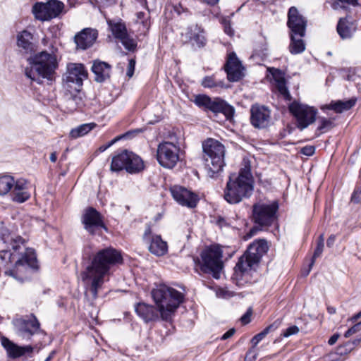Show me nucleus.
<instances>
[{
	"label": "nucleus",
	"mask_w": 361,
	"mask_h": 361,
	"mask_svg": "<svg viewBox=\"0 0 361 361\" xmlns=\"http://www.w3.org/2000/svg\"><path fill=\"white\" fill-rule=\"evenodd\" d=\"M355 104V100L349 99L347 101H332L329 104H325L321 106L322 111L330 109L334 111L336 113H342L344 111L349 110Z\"/></svg>",
	"instance_id": "32"
},
{
	"label": "nucleus",
	"mask_w": 361,
	"mask_h": 361,
	"mask_svg": "<svg viewBox=\"0 0 361 361\" xmlns=\"http://www.w3.org/2000/svg\"><path fill=\"white\" fill-rule=\"evenodd\" d=\"M13 324L17 334L23 338L28 339L39 331V322L33 315L27 318L16 319Z\"/></svg>",
	"instance_id": "16"
},
{
	"label": "nucleus",
	"mask_w": 361,
	"mask_h": 361,
	"mask_svg": "<svg viewBox=\"0 0 361 361\" xmlns=\"http://www.w3.org/2000/svg\"><path fill=\"white\" fill-rule=\"evenodd\" d=\"M252 314V308L250 307L247 312L241 317L240 321L243 324H247L251 321V316Z\"/></svg>",
	"instance_id": "48"
},
{
	"label": "nucleus",
	"mask_w": 361,
	"mask_h": 361,
	"mask_svg": "<svg viewBox=\"0 0 361 361\" xmlns=\"http://www.w3.org/2000/svg\"><path fill=\"white\" fill-rule=\"evenodd\" d=\"M170 192L175 201L183 207L194 208L199 201L197 195L180 185L171 187Z\"/></svg>",
	"instance_id": "15"
},
{
	"label": "nucleus",
	"mask_w": 361,
	"mask_h": 361,
	"mask_svg": "<svg viewBox=\"0 0 361 361\" xmlns=\"http://www.w3.org/2000/svg\"><path fill=\"white\" fill-rule=\"evenodd\" d=\"M288 109L295 118L298 128L302 130L314 123L318 111L314 106L294 101L288 106Z\"/></svg>",
	"instance_id": "8"
},
{
	"label": "nucleus",
	"mask_w": 361,
	"mask_h": 361,
	"mask_svg": "<svg viewBox=\"0 0 361 361\" xmlns=\"http://www.w3.org/2000/svg\"><path fill=\"white\" fill-rule=\"evenodd\" d=\"M339 335L338 334H334L331 338L329 339V344L332 345H334L338 339Z\"/></svg>",
	"instance_id": "56"
},
{
	"label": "nucleus",
	"mask_w": 361,
	"mask_h": 361,
	"mask_svg": "<svg viewBox=\"0 0 361 361\" xmlns=\"http://www.w3.org/2000/svg\"><path fill=\"white\" fill-rule=\"evenodd\" d=\"M179 144L178 139H172V141L164 142L159 145L157 158L161 166L169 169L175 166L179 160Z\"/></svg>",
	"instance_id": "10"
},
{
	"label": "nucleus",
	"mask_w": 361,
	"mask_h": 361,
	"mask_svg": "<svg viewBox=\"0 0 361 361\" xmlns=\"http://www.w3.org/2000/svg\"><path fill=\"white\" fill-rule=\"evenodd\" d=\"M16 179L13 176L5 175L0 177V195L4 196L10 194Z\"/></svg>",
	"instance_id": "36"
},
{
	"label": "nucleus",
	"mask_w": 361,
	"mask_h": 361,
	"mask_svg": "<svg viewBox=\"0 0 361 361\" xmlns=\"http://www.w3.org/2000/svg\"><path fill=\"white\" fill-rule=\"evenodd\" d=\"M235 332V329L233 328V329H229L228 331H226L225 334H223V336H221V340L228 339V338L233 336Z\"/></svg>",
	"instance_id": "53"
},
{
	"label": "nucleus",
	"mask_w": 361,
	"mask_h": 361,
	"mask_svg": "<svg viewBox=\"0 0 361 361\" xmlns=\"http://www.w3.org/2000/svg\"><path fill=\"white\" fill-rule=\"evenodd\" d=\"M250 121L257 128H267L271 121V112L264 106L254 105L251 108Z\"/></svg>",
	"instance_id": "20"
},
{
	"label": "nucleus",
	"mask_w": 361,
	"mask_h": 361,
	"mask_svg": "<svg viewBox=\"0 0 361 361\" xmlns=\"http://www.w3.org/2000/svg\"><path fill=\"white\" fill-rule=\"evenodd\" d=\"M152 297L158 309L160 319L167 322H172L177 309L184 299L182 293L164 284L153 288Z\"/></svg>",
	"instance_id": "4"
},
{
	"label": "nucleus",
	"mask_w": 361,
	"mask_h": 361,
	"mask_svg": "<svg viewBox=\"0 0 361 361\" xmlns=\"http://www.w3.org/2000/svg\"><path fill=\"white\" fill-rule=\"evenodd\" d=\"M314 152L315 147L312 145L305 146L300 149V152L306 156H312L314 154Z\"/></svg>",
	"instance_id": "49"
},
{
	"label": "nucleus",
	"mask_w": 361,
	"mask_h": 361,
	"mask_svg": "<svg viewBox=\"0 0 361 361\" xmlns=\"http://www.w3.org/2000/svg\"><path fill=\"white\" fill-rule=\"evenodd\" d=\"M57 51L58 49L50 44L49 51L43 50L30 57L28 60L30 66L25 69L26 77L38 84H42L43 80L49 83L54 81L59 68Z\"/></svg>",
	"instance_id": "3"
},
{
	"label": "nucleus",
	"mask_w": 361,
	"mask_h": 361,
	"mask_svg": "<svg viewBox=\"0 0 361 361\" xmlns=\"http://www.w3.org/2000/svg\"><path fill=\"white\" fill-rule=\"evenodd\" d=\"M348 21L346 18H340L337 25V32L342 39L350 38L353 35L352 29L347 25Z\"/></svg>",
	"instance_id": "39"
},
{
	"label": "nucleus",
	"mask_w": 361,
	"mask_h": 361,
	"mask_svg": "<svg viewBox=\"0 0 361 361\" xmlns=\"http://www.w3.org/2000/svg\"><path fill=\"white\" fill-rule=\"evenodd\" d=\"M260 229L257 227H253L250 230V231L245 235L244 238L245 240H248L250 238H252L253 235H255L258 231Z\"/></svg>",
	"instance_id": "51"
},
{
	"label": "nucleus",
	"mask_w": 361,
	"mask_h": 361,
	"mask_svg": "<svg viewBox=\"0 0 361 361\" xmlns=\"http://www.w3.org/2000/svg\"><path fill=\"white\" fill-rule=\"evenodd\" d=\"M360 341H361V339H360V338L359 339H355V340L353 341V343L355 345H357L358 343H360Z\"/></svg>",
	"instance_id": "61"
},
{
	"label": "nucleus",
	"mask_w": 361,
	"mask_h": 361,
	"mask_svg": "<svg viewBox=\"0 0 361 361\" xmlns=\"http://www.w3.org/2000/svg\"><path fill=\"white\" fill-rule=\"evenodd\" d=\"M216 295L219 298L227 299V298H230L231 297H232L233 295V292H231L227 289L220 288L216 291Z\"/></svg>",
	"instance_id": "47"
},
{
	"label": "nucleus",
	"mask_w": 361,
	"mask_h": 361,
	"mask_svg": "<svg viewBox=\"0 0 361 361\" xmlns=\"http://www.w3.org/2000/svg\"><path fill=\"white\" fill-rule=\"evenodd\" d=\"M202 85L204 87H214L216 86L222 87L223 82L221 81L216 82L213 77H205L202 81Z\"/></svg>",
	"instance_id": "42"
},
{
	"label": "nucleus",
	"mask_w": 361,
	"mask_h": 361,
	"mask_svg": "<svg viewBox=\"0 0 361 361\" xmlns=\"http://www.w3.org/2000/svg\"><path fill=\"white\" fill-rule=\"evenodd\" d=\"M144 240L149 245V251L158 257L164 256L168 252L167 243L159 235H152L151 227L148 226L143 235Z\"/></svg>",
	"instance_id": "17"
},
{
	"label": "nucleus",
	"mask_w": 361,
	"mask_h": 361,
	"mask_svg": "<svg viewBox=\"0 0 361 361\" xmlns=\"http://www.w3.org/2000/svg\"><path fill=\"white\" fill-rule=\"evenodd\" d=\"M335 240H336L335 235H331V236H329V238L327 239V241H326L327 246L328 247L333 246V245H334V243L335 242Z\"/></svg>",
	"instance_id": "57"
},
{
	"label": "nucleus",
	"mask_w": 361,
	"mask_h": 361,
	"mask_svg": "<svg viewBox=\"0 0 361 361\" xmlns=\"http://www.w3.org/2000/svg\"><path fill=\"white\" fill-rule=\"evenodd\" d=\"M104 149H105V148H104V147L100 148V150L104 151Z\"/></svg>",
	"instance_id": "63"
},
{
	"label": "nucleus",
	"mask_w": 361,
	"mask_h": 361,
	"mask_svg": "<svg viewBox=\"0 0 361 361\" xmlns=\"http://www.w3.org/2000/svg\"><path fill=\"white\" fill-rule=\"evenodd\" d=\"M327 311L329 314H333L336 313V308L333 307H329Z\"/></svg>",
	"instance_id": "60"
},
{
	"label": "nucleus",
	"mask_w": 361,
	"mask_h": 361,
	"mask_svg": "<svg viewBox=\"0 0 361 361\" xmlns=\"http://www.w3.org/2000/svg\"><path fill=\"white\" fill-rule=\"evenodd\" d=\"M87 78V72L82 64L70 63L67 65L63 82L68 87H72V85H74V91L79 92L83 80Z\"/></svg>",
	"instance_id": "14"
},
{
	"label": "nucleus",
	"mask_w": 361,
	"mask_h": 361,
	"mask_svg": "<svg viewBox=\"0 0 361 361\" xmlns=\"http://www.w3.org/2000/svg\"><path fill=\"white\" fill-rule=\"evenodd\" d=\"M334 123L331 119L326 118L324 117L319 118V126L317 129V130L319 131L318 135L330 130L334 128Z\"/></svg>",
	"instance_id": "41"
},
{
	"label": "nucleus",
	"mask_w": 361,
	"mask_h": 361,
	"mask_svg": "<svg viewBox=\"0 0 361 361\" xmlns=\"http://www.w3.org/2000/svg\"><path fill=\"white\" fill-rule=\"evenodd\" d=\"M299 332V328L297 326H291L286 329L283 334H281L282 336L285 338H288L292 335L297 334Z\"/></svg>",
	"instance_id": "44"
},
{
	"label": "nucleus",
	"mask_w": 361,
	"mask_h": 361,
	"mask_svg": "<svg viewBox=\"0 0 361 361\" xmlns=\"http://www.w3.org/2000/svg\"><path fill=\"white\" fill-rule=\"evenodd\" d=\"M281 324V322L279 319L274 322L271 324L267 326L262 331L255 335L251 340L254 348L255 346L270 332L277 329Z\"/></svg>",
	"instance_id": "37"
},
{
	"label": "nucleus",
	"mask_w": 361,
	"mask_h": 361,
	"mask_svg": "<svg viewBox=\"0 0 361 361\" xmlns=\"http://www.w3.org/2000/svg\"><path fill=\"white\" fill-rule=\"evenodd\" d=\"M221 23L224 25V32L229 36H232L234 34V31L231 26L230 20L227 18H223L221 19Z\"/></svg>",
	"instance_id": "43"
},
{
	"label": "nucleus",
	"mask_w": 361,
	"mask_h": 361,
	"mask_svg": "<svg viewBox=\"0 0 361 361\" xmlns=\"http://www.w3.org/2000/svg\"><path fill=\"white\" fill-rule=\"evenodd\" d=\"M137 314L145 322H156L160 319L157 307L144 302L137 303L135 307Z\"/></svg>",
	"instance_id": "25"
},
{
	"label": "nucleus",
	"mask_w": 361,
	"mask_h": 361,
	"mask_svg": "<svg viewBox=\"0 0 361 361\" xmlns=\"http://www.w3.org/2000/svg\"><path fill=\"white\" fill-rule=\"evenodd\" d=\"M361 317V311L357 314H355V315H353L350 319V320L353 322H356L358 319H360Z\"/></svg>",
	"instance_id": "58"
},
{
	"label": "nucleus",
	"mask_w": 361,
	"mask_h": 361,
	"mask_svg": "<svg viewBox=\"0 0 361 361\" xmlns=\"http://www.w3.org/2000/svg\"><path fill=\"white\" fill-rule=\"evenodd\" d=\"M201 2L206 4L209 6H215L219 1V0H200Z\"/></svg>",
	"instance_id": "55"
},
{
	"label": "nucleus",
	"mask_w": 361,
	"mask_h": 361,
	"mask_svg": "<svg viewBox=\"0 0 361 361\" xmlns=\"http://www.w3.org/2000/svg\"><path fill=\"white\" fill-rule=\"evenodd\" d=\"M33 36L27 30H23L17 35V45L25 53L34 51V44L32 42Z\"/></svg>",
	"instance_id": "31"
},
{
	"label": "nucleus",
	"mask_w": 361,
	"mask_h": 361,
	"mask_svg": "<svg viewBox=\"0 0 361 361\" xmlns=\"http://www.w3.org/2000/svg\"><path fill=\"white\" fill-rule=\"evenodd\" d=\"M324 235L322 234L319 235V237L318 238L317 247L314 252L311 262L309 265V269L307 271L306 275H307L310 273V269H312V266L314 264V261H315L316 258L319 257L322 255V253L324 250Z\"/></svg>",
	"instance_id": "40"
},
{
	"label": "nucleus",
	"mask_w": 361,
	"mask_h": 361,
	"mask_svg": "<svg viewBox=\"0 0 361 361\" xmlns=\"http://www.w3.org/2000/svg\"><path fill=\"white\" fill-rule=\"evenodd\" d=\"M122 263L121 253L113 247L99 250L93 255L90 263L80 274L82 281L93 298H97L98 291L114 267Z\"/></svg>",
	"instance_id": "2"
},
{
	"label": "nucleus",
	"mask_w": 361,
	"mask_h": 361,
	"mask_svg": "<svg viewBox=\"0 0 361 361\" xmlns=\"http://www.w3.org/2000/svg\"><path fill=\"white\" fill-rule=\"evenodd\" d=\"M257 264L258 263L257 262L253 261L252 259L244 254L240 257L235 267V274L237 276H242L247 274L250 271L255 269Z\"/></svg>",
	"instance_id": "29"
},
{
	"label": "nucleus",
	"mask_w": 361,
	"mask_h": 361,
	"mask_svg": "<svg viewBox=\"0 0 361 361\" xmlns=\"http://www.w3.org/2000/svg\"><path fill=\"white\" fill-rule=\"evenodd\" d=\"M268 245L265 240L259 239L255 240L247 247L245 255L252 259L253 261L259 262L262 257L267 252Z\"/></svg>",
	"instance_id": "26"
},
{
	"label": "nucleus",
	"mask_w": 361,
	"mask_h": 361,
	"mask_svg": "<svg viewBox=\"0 0 361 361\" xmlns=\"http://www.w3.org/2000/svg\"><path fill=\"white\" fill-rule=\"evenodd\" d=\"M65 5L59 0H49L47 2H37L32 8L35 18L42 22L49 21L65 13Z\"/></svg>",
	"instance_id": "9"
},
{
	"label": "nucleus",
	"mask_w": 361,
	"mask_h": 361,
	"mask_svg": "<svg viewBox=\"0 0 361 361\" xmlns=\"http://www.w3.org/2000/svg\"><path fill=\"white\" fill-rule=\"evenodd\" d=\"M135 61L134 59H130L128 65V69L126 72V75L131 78L133 75L135 71Z\"/></svg>",
	"instance_id": "50"
},
{
	"label": "nucleus",
	"mask_w": 361,
	"mask_h": 361,
	"mask_svg": "<svg viewBox=\"0 0 361 361\" xmlns=\"http://www.w3.org/2000/svg\"><path fill=\"white\" fill-rule=\"evenodd\" d=\"M278 208L279 205L276 202L255 204L252 209L254 222L260 226L271 225L276 218Z\"/></svg>",
	"instance_id": "11"
},
{
	"label": "nucleus",
	"mask_w": 361,
	"mask_h": 361,
	"mask_svg": "<svg viewBox=\"0 0 361 361\" xmlns=\"http://www.w3.org/2000/svg\"><path fill=\"white\" fill-rule=\"evenodd\" d=\"M202 149L207 174L209 177L214 178L223 170L225 165V147L219 141L209 138L202 143Z\"/></svg>",
	"instance_id": "6"
},
{
	"label": "nucleus",
	"mask_w": 361,
	"mask_h": 361,
	"mask_svg": "<svg viewBox=\"0 0 361 361\" xmlns=\"http://www.w3.org/2000/svg\"><path fill=\"white\" fill-rule=\"evenodd\" d=\"M1 344L6 350V352L10 357L16 358L23 355L25 353H30L32 350L31 346L19 347L12 343L6 338H2Z\"/></svg>",
	"instance_id": "28"
},
{
	"label": "nucleus",
	"mask_w": 361,
	"mask_h": 361,
	"mask_svg": "<svg viewBox=\"0 0 361 361\" xmlns=\"http://www.w3.org/2000/svg\"><path fill=\"white\" fill-rule=\"evenodd\" d=\"M276 83V87L280 94L288 101L291 99V95L286 87V80L283 73L279 69L274 68H268Z\"/></svg>",
	"instance_id": "27"
},
{
	"label": "nucleus",
	"mask_w": 361,
	"mask_h": 361,
	"mask_svg": "<svg viewBox=\"0 0 361 361\" xmlns=\"http://www.w3.org/2000/svg\"><path fill=\"white\" fill-rule=\"evenodd\" d=\"M194 102L198 106H204L214 114H223L227 119L234 114L233 107L218 97L212 99L207 95L199 94L195 97Z\"/></svg>",
	"instance_id": "12"
},
{
	"label": "nucleus",
	"mask_w": 361,
	"mask_h": 361,
	"mask_svg": "<svg viewBox=\"0 0 361 361\" xmlns=\"http://www.w3.org/2000/svg\"><path fill=\"white\" fill-rule=\"evenodd\" d=\"M96 124L94 123H85L80 125L79 126L73 128L70 132V137L73 139H76L80 137L84 136L90 132Z\"/></svg>",
	"instance_id": "38"
},
{
	"label": "nucleus",
	"mask_w": 361,
	"mask_h": 361,
	"mask_svg": "<svg viewBox=\"0 0 361 361\" xmlns=\"http://www.w3.org/2000/svg\"><path fill=\"white\" fill-rule=\"evenodd\" d=\"M127 152L128 150H123L112 158L111 164V170L112 171L118 172L123 169L126 171L128 160L130 159L128 156Z\"/></svg>",
	"instance_id": "34"
},
{
	"label": "nucleus",
	"mask_w": 361,
	"mask_h": 361,
	"mask_svg": "<svg viewBox=\"0 0 361 361\" xmlns=\"http://www.w3.org/2000/svg\"><path fill=\"white\" fill-rule=\"evenodd\" d=\"M201 270L212 274L216 279L220 278L223 269L222 251L219 246L213 245L204 249L201 253Z\"/></svg>",
	"instance_id": "7"
},
{
	"label": "nucleus",
	"mask_w": 361,
	"mask_h": 361,
	"mask_svg": "<svg viewBox=\"0 0 361 361\" xmlns=\"http://www.w3.org/2000/svg\"><path fill=\"white\" fill-rule=\"evenodd\" d=\"M92 71L95 75V80L97 82H102L109 78L111 66L105 62L94 61Z\"/></svg>",
	"instance_id": "30"
},
{
	"label": "nucleus",
	"mask_w": 361,
	"mask_h": 361,
	"mask_svg": "<svg viewBox=\"0 0 361 361\" xmlns=\"http://www.w3.org/2000/svg\"><path fill=\"white\" fill-rule=\"evenodd\" d=\"M56 159H57V156H56V152L51 153V155H50V160H51V161L55 162L56 161Z\"/></svg>",
	"instance_id": "59"
},
{
	"label": "nucleus",
	"mask_w": 361,
	"mask_h": 361,
	"mask_svg": "<svg viewBox=\"0 0 361 361\" xmlns=\"http://www.w3.org/2000/svg\"><path fill=\"white\" fill-rule=\"evenodd\" d=\"M0 257L6 262H15L9 275L23 280L30 268H37L36 255L32 249H26L25 240L19 235L4 230L0 239Z\"/></svg>",
	"instance_id": "1"
},
{
	"label": "nucleus",
	"mask_w": 361,
	"mask_h": 361,
	"mask_svg": "<svg viewBox=\"0 0 361 361\" xmlns=\"http://www.w3.org/2000/svg\"><path fill=\"white\" fill-rule=\"evenodd\" d=\"M127 154L130 158L128 160L126 171L129 173H136L142 171L144 163L140 157L132 152H127Z\"/></svg>",
	"instance_id": "33"
},
{
	"label": "nucleus",
	"mask_w": 361,
	"mask_h": 361,
	"mask_svg": "<svg viewBox=\"0 0 361 361\" xmlns=\"http://www.w3.org/2000/svg\"><path fill=\"white\" fill-rule=\"evenodd\" d=\"M182 36L193 47L202 48L207 43L204 29L197 24L188 26Z\"/></svg>",
	"instance_id": "21"
},
{
	"label": "nucleus",
	"mask_w": 361,
	"mask_h": 361,
	"mask_svg": "<svg viewBox=\"0 0 361 361\" xmlns=\"http://www.w3.org/2000/svg\"><path fill=\"white\" fill-rule=\"evenodd\" d=\"M287 25L290 30V33L299 34L300 36L305 35L307 20L294 6L289 8Z\"/></svg>",
	"instance_id": "18"
},
{
	"label": "nucleus",
	"mask_w": 361,
	"mask_h": 361,
	"mask_svg": "<svg viewBox=\"0 0 361 361\" xmlns=\"http://www.w3.org/2000/svg\"><path fill=\"white\" fill-rule=\"evenodd\" d=\"M42 44L44 46V47H47V49H46L47 51H49V46H50V44H53V42H51L47 37H44L42 38Z\"/></svg>",
	"instance_id": "54"
},
{
	"label": "nucleus",
	"mask_w": 361,
	"mask_h": 361,
	"mask_svg": "<svg viewBox=\"0 0 361 361\" xmlns=\"http://www.w3.org/2000/svg\"><path fill=\"white\" fill-rule=\"evenodd\" d=\"M104 149H105V148H104V147L100 148V150L104 151Z\"/></svg>",
	"instance_id": "64"
},
{
	"label": "nucleus",
	"mask_w": 361,
	"mask_h": 361,
	"mask_svg": "<svg viewBox=\"0 0 361 361\" xmlns=\"http://www.w3.org/2000/svg\"><path fill=\"white\" fill-rule=\"evenodd\" d=\"M11 199L17 203H23L30 197L28 191V183L25 179L18 178L15 181V186L10 192Z\"/></svg>",
	"instance_id": "24"
},
{
	"label": "nucleus",
	"mask_w": 361,
	"mask_h": 361,
	"mask_svg": "<svg viewBox=\"0 0 361 361\" xmlns=\"http://www.w3.org/2000/svg\"><path fill=\"white\" fill-rule=\"evenodd\" d=\"M106 23L114 37L118 39L127 50L136 49L137 42L128 35L126 23L121 19H107Z\"/></svg>",
	"instance_id": "13"
},
{
	"label": "nucleus",
	"mask_w": 361,
	"mask_h": 361,
	"mask_svg": "<svg viewBox=\"0 0 361 361\" xmlns=\"http://www.w3.org/2000/svg\"><path fill=\"white\" fill-rule=\"evenodd\" d=\"M252 190L250 165L247 159H243V167L240 169L238 176L229 177L224 190V197L230 204H237L243 198L249 197Z\"/></svg>",
	"instance_id": "5"
},
{
	"label": "nucleus",
	"mask_w": 361,
	"mask_h": 361,
	"mask_svg": "<svg viewBox=\"0 0 361 361\" xmlns=\"http://www.w3.org/2000/svg\"><path fill=\"white\" fill-rule=\"evenodd\" d=\"M257 351L254 347L251 348L246 353L245 361H255L257 357Z\"/></svg>",
	"instance_id": "45"
},
{
	"label": "nucleus",
	"mask_w": 361,
	"mask_h": 361,
	"mask_svg": "<svg viewBox=\"0 0 361 361\" xmlns=\"http://www.w3.org/2000/svg\"><path fill=\"white\" fill-rule=\"evenodd\" d=\"M85 228L93 234L97 228H105L101 214L94 209L90 207L86 210L82 218Z\"/></svg>",
	"instance_id": "22"
},
{
	"label": "nucleus",
	"mask_w": 361,
	"mask_h": 361,
	"mask_svg": "<svg viewBox=\"0 0 361 361\" xmlns=\"http://www.w3.org/2000/svg\"><path fill=\"white\" fill-rule=\"evenodd\" d=\"M224 68L229 81L236 82L244 76V68L234 52L228 54Z\"/></svg>",
	"instance_id": "19"
},
{
	"label": "nucleus",
	"mask_w": 361,
	"mask_h": 361,
	"mask_svg": "<svg viewBox=\"0 0 361 361\" xmlns=\"http://www.w3.org/2000/svg\"><path fill=\"white\" fill-rule=\"evenodd\" d=\"M331 6H332V8L334 9V10L345 9V6L343 5V4H341V2H340L338 0L334 1L332 4Z\"/></svg>",
	"instance_id": "52"
},
{
	"label": "nucleus",
	"mask_w": 361,
	"mask_h": 361,
	"mask_svg": "<svg viewBox=\"0 0 361 361\" xmlns=\"http://www.w3.org/2000/svg\"><path fill=\"white\" fill-rule=\"evenodd\" d=\"M51 355H49V357H47L46 358V360H45L44 361H50V360H51Z\"/></svg>",
	"instance_id": "62"
},
{
	"label": "nucleus",
	"mask_w": 361,
	"mask_h": 361,
	"mask_svg": "<svg viewBox=\"0 0 361 361\" xmlns=\"http://www.w3.org/2000/svg\"><path fill=\"white\" fill-rule=\"evenodd\" d=\"M361 330V322L355 324L351 328H350L344 334L345 338H348L350 336L355 334V333L360 331Z\"/></svg>",
	"instance_id": "46"
},
{
	"label": "nucleus",
	"mask_w": 361,
	"mask_h": 361,
	"mask_svg": "<svg viewBox=\"0 0 361 361\" xmlns=\"http://www.w3.org/2000/svg\"><path fill=\"white\" fill-rule=\"evenodd\" d=\"M303 37L300 36L299 34H290V42L288 48L292 54H301L305 51V44L302 39Z\"/></svg>",
	"instance_id": "35"
},
{
	"label": "nucleus",
	"mask_w": 361,
	"mask_h": 361,
	"mask_svg": "<svg viewBox=\"0 0 361 361\" xmlns=\"http://www.w3.org/2000/svg\"><path fill=\"white\" fill-rule=\"evenodd\" d=\"M98 37V31L96 29L85 28L78 33L74 40L77 47L81 49H86L92 47Z\"/></svg>",
	"instance_id": "23"
}]
</instances>
